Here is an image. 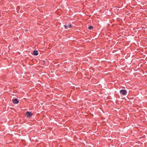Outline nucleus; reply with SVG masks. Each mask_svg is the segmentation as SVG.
<instances>
[{"label": "nucleus", "mask_w": 147, "mask_h": 147, "mask_svg": "<svg viewBox=\"0 0 147 147\" xmlns=\"http://www.w3.org/2000/svg\"><path fill=\"white\" fill-rule=\"evenodd\" d=\"M120 93L123 95H126L127 93V91L125 90H121L120 91Z\"/></svg>", "instance_id": "obj_1"}, {"label": "nucleus", "mask_w": 147, "mask_h": 147, "mask_svg": "<svg viewBox=\"0 0 147 147\" xmlns=\"http://www.w3.org/2000/svg\"><path fill=\"white\" fill-rule=\"evenodd\" d=\"M12 101L14 104H17L19 102V101H18V100L17 99H13Z\"/></svg>", "instance_id": "obj_2"}, {"label": "nucleus", "mask_w": 147, "mask_h": 147, "mask_svg": "<svg viewBox=\"0 0 147 147\" xmlns=\"http://www.w3.org/2000/svg\"><path fill=\"white\" fill-rule=\"evenodd\" d=\"M26 115L28 117H29L32 115V114L31 112L28 111L26 113Z\"/></svg>", "instance_id": "obj_3"}, {"label": "nucleus", "mask_w": 147, "mask_h": 147, "mask_svg": "<svg viewBox=\"0 0 147 147\" xmlns=\"http://www.w3.org/2000/svg\"><path fill=\"white\" fill-rule=\"evenodd\" d=\"M32 54L36 56L37 55H38V51L37 50H34L33 51Z\"/></svg>", "instance_id": "obj_4"}, {"label": "nucleus", "mask_w": 147, "mask_h": 147, "mask_svg": "<svg viewBox=\"0 0 147 147\" xmlns=\"http://www.w3.org/2000/svg\"><path fill=\"white\" fill-rule=\"evenodd\" d=\"M93 28V27L92 26H90L88 27V29L90 30H92Z\"/></svg>", "instance_id": "obj_5"}, {"label": "nucleus", "mask_w": 147, "mask_h": 147, "mask_svg": "<svg viewBox=\"0 0 147 147\" xmlns=\"http://www.w3.org/2000/svg\"><path fill=\"white\" fill-rule=\"evenodd\" d=\"M28 29H29V28H25V32H28Z\"/></svg>", "instance_id": "obj_6"}, {"label": "nucleus", "mask_w": 147, "mask_h": 147, "mask_svg": "<svg viewBox=\"0 0 147 147\" xmlns=\"http://www.w3.org/2000/svg\"><path fill=\"white\" fill-rule=\"evenodd\" d=\"M64 27H65V28L66 29H67V26H66V25H64Z\"/></svg>", "instance_id": "obj_7"}, {"label": "nucleus", "mask_w": 147, "mask_h": 147, "mask_svg": "<svg viewBox=\"0 0 147 147\" xmlns=\"http://www.w3.org/2000/svg\"><path fill=\"white\" fill-rule=\"evenodd\" d=\"M71 24H70V25H69V28H71Z\"/></svg>", "instance_id": "obj_8"}, {"label": "nucleus", "mask_w": 147, "mask_h": 147, "mask_svg": "<svg viewBox=\"0 0 147 147\" xmlns=\"http://www.w3.org/2000/svg\"><path fill=\"white\" fill-rule=\"evenodd\" d=\"M43 61V62L44 63H45V60H43V61Z\"/></svg>", "instance_id": "obj_9"}]
</instances>
